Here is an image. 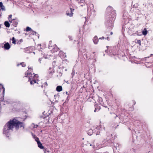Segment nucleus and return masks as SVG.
<instances>
[{
	"label": "nucleus",
	"mask_w": 153,
	"mask_h": 153,
	"mask_svg": "<svg viewBox=\"0 0 153 153\" xmlns=\"http://www.w3.org/2000/svg\"><path fill=\"white\" fill-rule=\"evenodd\" d=\"M15 127L16 129H18L19 127H23L24 128V125L23 123L20 122L16 119H13L12 120H10L5 125L4 128L3 133L6 134L10 132V130Z\"/></svg>",
	"instance_id": "1"
},
{
	"label": "nucleus",
	"mask_w": 153,
	"mask_h": 153,
	"mask_svg": "<svg viewBox=\"0 0 153 153\" xmlns=\"http://www.w3.org/2000/svg\"><path fill=\"white\" fill-rule=\"evenodd\" d=\"M106 17L107 19H108L109 20L114 21L116 17L115 11L113 10V8L108 6L106 10Z\"/></svg>",
	"instance_id": "2"
},
{
	"label": "nucleus",
	"mask_w": 153,
	"mask_h": 153,
	"mask_svg": "<svg viewBox=\"0 0 153 153\" xmlns=\"http://www.w3.org/2000/svg\"><path fill=\"white\" fill-rule=\"evenodd\" d=\"M33 74L32 73H28V72L27 71V77H28L29 79L31 84H33L34 83H36V81L35 79H33L32 80H30L32 79V76Z\"/></svg>",
	"instance_id": "3"
},
{
	"label": "nucleus",
	"mask_w": 153,
	"mask_h": 153,
	"mask_svg": "<svg viewBox=\"0 0 153 153\" xmlns=\"http://www.w3.org/2000/svg\"><path fill=\"white\" fill-rule=\"evenodd\" d=\"M74 10V9H72L70 8L69 10H68L66 12V14L68 16H71L73 15V13H72L73 11Z\"/></svg>",
	"instance_id": "4"
},
{
	"label": "nucleus",
	"mask_w": 153,
	"mask_h": 153,
	"mask_svg": "<svg viewBox=\"0 0 153 153\" xmlns=\"http://www.w3.org/2000/svg\"><path fill=\"white\" fill-rule=\"evenodd\" d=\"M95 109L94 111L95 112L99 111L100 109L101 108L98 104H95Z\"/></svg>",
	"instance_id": "5"
},
{
	"label": "nucleus",
	"mask_w": 153,
	"mask_h": 153,
	"mask_svg": "<svg viewBox=\"0 0 153 153\" xmlns=\"http://www.w3.org/2000/svg\"><path fill=\"white\" fill-rule=\"evenodd\" d=\"M93 42L95 44H97L99 40L97 37V36H95L93 38Z\"/></svg>",
	"instance_id": "6"
},
{
	"label": "nucleus",
	"mask_w": 153,
	"mask_h": 153,
	"mask_svg": "<svg viewBox=\"0 0 153 153\" xmlns=\"http://www.w3.org/2000/svg\"><path fill=\"white\" fill-rule=\"evenodd\" d=\"M4 49L6 50H8L10 48V45L8 42L4 44Z\"/></svg>",
	"instance_id": "7"
},
{
	"label": "nucleus",
	"mask_w": 153,
	"mask_h": 153,
	"mask_svg": "<svg viewBox=\"0 0 153 153\" xmlns=\"http://www.w3.org/2000/svg\"><path fill=\"white\" fill-rule=\"evenodd\" d=\"M2 91L3 94H4V92L5 91V88H4L3 85H2L1 84H0V92L1 91Z\"/></svg>",
	"instance_id": "8"
},
{
	"label": "nucleus",
	"mask_w": 153,
	"mask_h": 153,
	"mask_svg": "<svg viewBox=\"0 0 153 153\" xmlns=\"http://www.w3.org/2000/svg\"><path fill=\"white\" fill-rule=\"evenodd\" d=\"M38 147L41 149H43L44 146L42 145V144L39 141H37Z\"/></svg>",
	"instance_id": "9"
},
{
	"label": "nucleus",
	"mask_w": 153,
	"mask_h": 153,
	"mask_svg": "<svg viewBox=\"0 0 153 153\" xmlns=\"http://www.w3.org/2000/svg\"><path fill=\"white\" fill-rule=\"evenodd\" d=\"M56 90L58 92H60L62 90V88L61 86H58L56 88Z\"/></svg>",
	"instance_id": "10"
},
{
	"label": "nucleus",
	"mask_w": 153,
	"mask_h": 153,
	"mask_svg": "<svg viewBox=\"0 0 153 153\" xmlns=\"http://www.w3.org/2000/svg\"><path fill=\"white\" fill-rule=\"evenodd\" d=\"M0 7L2 10H5V7L1 2H0Z\"/></svg>",
	"instance_id": "11"
},
{
	"label": "nucleus",
	"mask_w": 153,
	"mask_h": 153,
	"mask_svg": "<svg viewBox=\"0 0 153 153\" xmlns=\"http://www.w3.org/2000/svg\"><path fill=\"white\" fill-rule=\"evenodd\" d=\"M148 33V31L147 30L146 28H144L143 30L142 31L143 34L144 35H146Z\"/></svg>",
	"instance_id": "12"
},
{
	"label": "nucleus",
	"mask_w": 153,
	"mask_h": 153,
	"mask_svg": "<svg viewBox=\"0 0 153 153\" xmlns=\"http://www.w3.org/2000/svg\"><path fill=\"white\" fill-rule=\"evenodd\" d=\"M135 42L139 45L140 46H141V40H137V39H136L135 40Z\"/></svg>",
	"instance_id": "13"
},
{
	"label": "nucleus",
	"mask_w": 153,
	"mask_h": 153,
	"mask_svg": "<svg viewBox=\"0 0 153 153\" xmlns=\"http://www.w3.org/2000/svg\"><path fill=\"white\" fill-rule=\"evenodd\" d=\"M4 25L7 27H9L10 26V24L8 21H5V22Z\"/></svg>",
	"instance_id": "14"
},
{
	"label": "nucleus",
	"mask_w": 153,
	"mask_h": 153,
	"mask_svg": "<svg viewBox=\"0 0 153 153\" xmlns=\"http://www.w3.org/2000/svg\"><path fill=\"white\" fill-rule=\"evenodd\" d=\"M54 98L55 99H56V98L57 99V100H56L55 101V102H58V98L59 97L58 96V95H54Z\"/></svg>",
	"instance_id": "15"
},
{
	"label": "nucleus",
	"mask_w": 153,
	"mask_h": 153,
	"mask_svg": "<svg viewBox=\"0 0 153 153\" xmlns=\"http://www.w3.org/2000/svg\"><path fill=\"white\" fill-rule=\"evenodd\" d=\"M12 43L13 44H15L16 42V40L15 39L14 37H13L12 38Z\"/></svg>",
	"instance_id": "16"
},
{
	"label": "nucleus",
	"mask_w": 153,
	"mask_h": 153,
	"mask_svg": "<svg viewBox=\"0 0 153 153\" xmlns=\"http://www.w3.org/2000/svg\"><path fill=\"white\" fill-rule=\"evenodd\" d=\"M31 30V28L30 27H27L26 28V31H27Z\"/></svg>",
	"instance_id": "17"
},
{
	"label": "nucleus",
	"mask_w": 153,
	"mask_h": 153,
	"mask_svg": "<svg viewBox=\"0 0 153 153\" xmlns=\"http://www.w3.org/2000/svg\"><path fill=\"white\" fill-rule=\"evenodd\" d=\"M20 64L22 65V66L23 67H24L25 66V65L23 63H21Z\"/></svg>",
	"instance_id": "18"
},
{
	"label": "nucleus",
	"mask_w": 153,
	"mask_h": 153,
	"mask_svg": "<svg viewBox=\"0 0 153 153\" xmlns=\"http://www.w3.org/2000/svg\"><path fill=\"white\" fill-rule=\"evenodd\" d=\"M12 17V15H10L9 16L8 18L9 19H11Z\"/></svg>",
	"instance_id": "19"
},
{
	"label": "nucleus",
	"mask_w": 153,
	"mask_h": 153,
	"mask_svg": "<svg viewBox=\"0 0 153 153\" xmlns=\"http://www.w3.org/2000/svg\"><path fill=\"white\" fill-rule=\"evenodd\" d=\"M101 104L103 105L105 107H107V106L106 105H105L103 103H100Z\"/></svg>",
	"instance_id": "20"
},
{
	"label": "nucleus",
	"mask_w": 153,
	"mask_h": 153,
	"mask_svg": "<svg viewBox=\"0 0 153 153\" xmlns=\"http://www.w3.org/2000/svg\"><path fill=\"white\" fill-rule=\"evenodd\" d=\"M105 39V38L103 36H102L101 38H99V39Z\"/></svg>",
	"instance_id": "21"
},
{
	"label": "nucleus",
	"mask_w": 153,
	"mask_h": 153,
	"mask_svg": "<svg viewBox=\"0 0 153 153\" xmlns=\"http://www.w3.org/2000/svg\"><path fill=\"white\" fill-rule=\"evenodd\" d=\"M105 39H107L108 40H109V38L108 37H107V38H105Z\"/></svg>",
	"instance_id": "22"
},
{
	"label": "nucleus",
	"mask_w": 153,
	"mask_h": 153,
	"mask_svg": "<svg viewBox=\"0 0 153 153\" xmlns=\"http://www.w3.org/2000/svg\"><path fill=\"white\" fill-rule=\"evenodd\" d=\"M36 140L37 141H39V138H37L36 139Z\"/></svg>",
	"instance_id": "23"
},
{
	"label": "nucleus",
	"mask_w": 153,
	"mask_h": 153,
	"mask_svg": "<svg viewBox=\"0 0 153 153\" xmlns=\"http://www.w3.org/2000/svg\"><path fill=\"white\" fill-rule=\"evenodd\" d=\"M10 22H12L13 20L9 19Z\"/></svg>",
	"instance_id": "24"
},
{
	"label": "nucleus",
	"mask_w": 153,
	"mask_h": 153,
	"mask_svg": "<svg viewBox=\"0 0 153 153\" xmlns=\"http://www.w3.org/2000/svg\"><path fill=\"white\" fill-rule=\"evenodd\" d=\"M113 34V33L112 32H111V33H110V34L111 35H112Z\"/></svg>",
	"instance_id": "25"
},
{
	"label": "nucleus",
	"mask_w": 153,
	"mask_h": 153,
	"mask_svg": "<svg viewBox=\"0 0 153 153\" xmlns=\"http://www.w3.org/2000/svg\"><path fill=\"white\" fill-rule=\"evenodd\" d=\"M39 62H40L41 60V59L40 58H39Z\"/></svg>",
	"instance_id": "26"
},
{
	"label": "nucleus",
	"mask_w": 153,
	"mask_h": 153,
	"mask_svg": "<svg viewBox=\"0 0 153 153\" xmlns=\"http://www.w3.org/2000/svg\"><path fill=\"white\" fill-rule=\"evenodd\" d=\"M54 72L53 71V72H52V71H51L49 73H51V74L52 73H53Z\"/></svg>",
	"instance_id": "27"
},
{
	"label": "nucleus",
	"mask_w": 153,
	"mask_h": 153,
	"mask_svg": "<svg viewBox=\"0 0 153 153\" xmlns=\"http://www.w3.org/2000/svg\"><path fill=\"white\" fill-rule=\"evenodd\" d=\"M45 84L47 85H48L47 83L46 82H45Z\"/></svg>",
	"instance_id": "28"
},
{
	"label": "nucleus",
	"mask_w": 153,
	"mask_h": 153,
	"mask_svg": "<svg viewBox=\"0 0 153 153\" xmlns=\"http://www.w3.org/2000/svg\"><path fill=\"white\" fill-rule=\"evenodd\" d=\"M100 100H102V98H100Z\"/></svg>",
	"instance_id": "29"
},
{
	"label": "nucleus",
	"mask_w": 153,
	"mask_h": 153,
	"mask_svg": "<svg viewBox=\"0 0 153 153\" xmlns=\"http://www.w3.org/2000/svg\"><path fill=\"white\" fill-rule=\"evenodd\" d=\"M69 39H71V36H69Z\"/></svg>",
	"instance_id": "30"
},
{
	"label": "nucleus",
	"mask_w": 153,
	"mask_h": 153,
	"mask_svg": "<svg viewBox=\"0 0 153 153\" xmlns=\"http://www.w3.org/2000/svg\"><path fill=\"white\" fill-rule=\"evenodd\" d=\"M19 64H18L17 65L18 66L19 65Z\"/></svg>",
	"instance_id": "31"
},
{
	"label": "nucleus",
	"mask_w": 153,
	"mask_h": 153,
	"mask_svg": "<svg viewBox=\"0 0 153 153\" xmlns=\"http://www.w3.org/2000/svg\"><path fill=\"white\" fill-rule=\"evenodd\" d=\"M66 94H67V92H66Z\"/></svg>",
	"instance_id": "32"
},
{
	"label": "nucleus",
	"mask_w": 153,
	"mask_h": 153,
	"mask_svg": "<svg viewBox=\"0 0 153 153\" xmlns=\"http://www.w3.org/2000/svg\"><path fill=\"white\" fill-rule=\"evenodd\" d=\"M95 53V52H93V53Z\"/></svg>",
	"instance_id": "33"
},
{
	"label": "nucleus",
	"mask_w": 153,
	"mask_h": 153,
	"mask_svg": "<svg viewBox=\"0 0 153 153\" xmlns=\"http://www.w3.org/2000/svg\"><path fill=\"white\" fill-rule=\"evenodd\" d=\"M45 153H46V152H45Z\"/></svg>",
	"instance_id": "34"
}]
</instances>
